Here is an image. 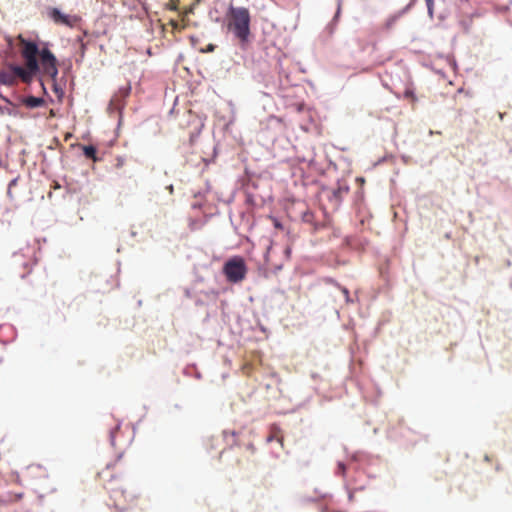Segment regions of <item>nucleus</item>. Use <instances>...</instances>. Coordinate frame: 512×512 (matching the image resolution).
I'll list each match as a JSON object with an SVG mask.
<instances>
[{"mask_svg":"<svg viewBox=\"0 0 512 512\" xmlns=\"http://www.w3.org/2000/svg\"><path fill=\"white\" fill-rule=\"evenodd\" d=\"M215 46L213 44H209L207 47L208 52H212L214 50Z\"/></svg>","mask_w":512,"mask_h":512,"instance_id":"obj_25","label":"nucleus"},{"mask_svg":"<svg viewBox=\"0 0 512 512\" xmlns=\"http://www.w3.org/2000/svg\"><path fill=\"white\" fill-rule=\"evenodd\" d=\"M200 130H201V129H198L197 133H195V134H191V140H193V138H194L195 136H197L198 134H200Z\"/></svg>","mask_w":512,"mask_h":512,"instance_id":"obj_27","label":"nucleus"},{"mask_svg":"<svg viewBox=\"0 0 512 512\" xmlns=\"http://www.w3.org/2000/svg\"><path fill=\"white\" fill-rule=\"evenodd\" d=\"M21 103L29 109L39 108L45 105V100L43 97L38 96H22L20 98Z\"/></svg>","mask_w":512,"mask_h":512,"instance_id":"obj_10","label":"nucleus"},{"mask_svg":"<svg viewBox=\"0 0 512 512\" xmlns=\"http://www.w3.org/2000/svg\"><path fill=\"white\" fill-rule=\"evenodd\" d=\"M21 45L20 54L25 64H29L30 68L33 66L41 70L45 75L55 80L58 75V60L56 56L50 51L49 43L43 42L39 46L35 41L19 36Z\"/></svg>","mask_w":512,"mask_h":512,"instance_id":"obj_1","label":"nucleus"},{"mask_svg":"<svg viewBox=\"0 0 512 512\" xmlns=\"http://www.w3.org/2000/svg\"><path fill=\"white\" fill-rule=\"evenodd\" d=\"M0 84L5 86H14L16 84V79L10 72L0 70Z\"/></svg>","mask_w":512,"mask_h":512,"instance_id":"obj_15","label":"nucleus"},{"mask_svg":"<svg viewBox=\"0 0 512 512\" xmlns=\"http://www.w3.org/2000/svg\"><path fill=\"white\" fill-rule=\"evenodd\" d=\"M131 92V86L125 85L121 86L117 92L112 96L109 104H108V112L114 113L117 112L120 115L122 114V111L125 106V99L129 96Z\"/></svg>","mask_w":512,"mask_h":512,"instance_id":"obj_6","label":"nucleus"},{"mask_svg":"<svg viewBox=\"0 0 512 512\" xmlns=\"http://www.w3.org/2000/svg\"><path fill=\"white\" fill-rule=\"evenodd\" d=\"M345 473H346V465L344 462L342 461H338L337 463V469L335 471V474L337 476L341 475V476H345Z\"/></svg>","mask_w":512,"mask_h":512,"instance_id":"obj_19","label":"nucleus"},{"mask_svg":"<svg viewBox=\"0 0 512 512\" xmlns=\"http://www.w3.org/2000/svg\"><path fill=\"white\" fill-rule=\"evenodd\" d=\"M283 253H284V257H285L287 260H288V259H290V257H291V247H290V246H286V247L284 248Z\"/></svg>","mask_w":512,"mask_h":512,"instance_id":"obj_23","label":"nucleus"},{"mask_svg":"<svg viewBox=\"0 0 512 512\" xmlns=\"http://www.w3.org/2000/svg\"><path fill=\"white\" fill-rule=\"evenodd\" d=\"M120 426H121V423L119 422L115 428L111 429L110 432H109V440H110V443L112 446L115 445V437H116V432L120 429Z\"/></svg>","mask_w":512,"mask_h":512,"instance_id":"obj_17","label":"nucleus"},{"mask_svg":"<svg viewBox=\"0 0 512 512\" xmlns=\"http://www.w3.org/2000/svg\"><path fill=\"white\" fill-rule=\"evenodd\" d=\"M342 3H343V0H337L336 13H335L333 19L327 24V26L325 28V32H327L329 36H331L336 29L337 22L339 20L340 14H341Z\"/></svg>","mask_w":512,"mask_h":512,"instance_id":"obj_12","label":"nucleus"},{"mask_svg":"<svg viewBox=\"0 0 512 512\" xmlns=\"http://www.w3.org/2000/svg\"><path fill=\"white\" fill-rule=\"evenodd\" d=\"M427 6V12L430 18L434 15V0H425Z\"/></svg>","mask_w":512,"mask_h":512,"instance_id":"obj_20","label":"nucleus"},{"mask_svg":"<svg viewBox=\"0 0 512 512\" xmlns=\"http://www.w3.org/2000/svg\"><path fill=\"white\" fill-rule=\"evenodd\" d=\"M223 434H224V437H225L228 445L232 446L235 444V442L233 440V438L236 436L235 431H232L230 433L227 431H223Z\"/></svg>","mask_w":512,"mask_h":512,"instance_id":"obj_18","label":"nucleus"},{"mask_svg":"<svg viewBox=\"0 0 512 512\" xmlns=\"http://www.w3.org/2000/svg\"><path fill=\"white\" fill-rule=\"evenodd\" d=\"M83 154L86 158L96 161L97 148L94 145H87L83 147Z\"/></svg>","mask_w":512,"mask_h":512,"instance_id":"obj_16","label":"nucleus"},{"mask_svg":"<svg viewBox=\"0 0 512 512\" xmlns=\"http://www.w3.org/2000/svg\"><path fill=\"white\" fill-rule=\"evenodd\" d=\"M303 502H312V501H315L314 498H303L302 499Z\"/></svg>","mask_w":512,"mask_h":512,"instance_id":"obj_26","label":"nucleus"},{"mask_svg":"<svg viewBox=\"0 0 512 512\" xmlns=\"http://www.w3.org/2000/svg\"><path fill=\"white\" fill-rule=\"evenodd\" d=\"M349 186L346 183H338L337 189L332 193V199L339 203L342 200L343 195L347 194Z\"/></svg>","mask_w":512,"mask_h":512,"instance_id":"obj_14","label":"nucleus"},{"mask_svg":"<svg viewBox=\"0 0 512 512\" xmlns=\"http://www.w3.org/2000/svg\"><path fill=\"white\" fill-rule=\"evenodd\" d=\"M0 99L9 105L6 107L0 106V114H8L10 116L18 117L20 116V112L16 105L6 96L0 94Z\"/></svg>","mask_w":512,"mask_h":512,"instance_id":"obj_11","label":"nucleus"},{"mask_svg":"<svg viewBox=\"0 0 512 512\" xmlns=\"http://www.w3.org/2000/svg\"><path fill=\"white\" fill-rule=\"evenodd\" d=\"M349 500H352L353 499V493L352 492H349Z\"/></svg>","mask_w":512,"mask_h":512,"instance_id":"obj_29","label":"nucleus"},{"mask_svg":"<svg viewBox=\"0 0 512 512\" xmlns=\"http://www.w3.org/2000/svg\"><path fill=\"white\" fill-rule=\"evenodd\" d=\"M241 222L238 226H234L235 231L241 235L243 232H249L255 225V220L252 211L247 210L240 213Z\"/></svg>","mask_w":512,"mask_h":512,"instance_id":"obj_9","label":"nucleus"},{"mask_svg":"<svg viewBox=\"0 0 512 512\" xmlns=\"http://www.w3.org/2000/svg\"><path fill=\"white\" fill-rule=\"evenodd\" d=\"M406 96H409V95H413V92H410V91H406Z\"/></svg>","mask_w":512,"mask_h":512,"instance_id":"obj_30","label":"nucleus"},{"mask_svg":"<svg viewBox=\"0 0 512 512\" xmlns=\"http://www.w3.org/2000/svg\"><path fill=\"white\" fill-rule=\"evenodd\" d=\"M274 440V436L273 435H270L267 437V442H271Z\"/></svg>","mask_w":512,"mask_h":512,"instance_id":"obj_28","label":"nucleus"},{"mask_svg":"<svg viewBox=\"0 0 512 512\" xmlns=\"http://www.w3.org/2000/svg\"><path fill=\"white\" fill-rule=\"evenodd\" d=\"M198 3L201 2L202 0H196Z\"/></svg>","mask_w":512,"mask_h":512,"instance_id":"obj_32","label":"nucleus"},{"mask_svg":"<svg viewBox=\"0 0 512 512\" xmlns=\"http://www.w3.org/2000/svg\"><path fill=\"white\" fill-rule=\"evenodd\" d=\"M196 377H197V378H200V377H201V375H200V373H199V372H197V373H196Z\"/></svg>","mask_w":512,"mask_h":512,"instance_id":"obj_31","label":"nucleus"},{"mask_svg":"<svg viewBox=\"0 0 512 512\" xmlns=\"http://www.w3.org/2000/svg\"><path fill=\"white\" fill-rule=\"evenodd\" d=\"M80 42H81L80 58L76 60L77 62H80L84 58L85 49H86V45L82 42V40H80Z\"/></svg>","mask_w":512,"mask_h":512,"instance_id":"obj_21","label":"nucleus"},{"mask_svg":"<svg viewBox=\"0 0 512 512\" xmlns=\"http://www.w3.org/2000/svg\"><path fill=\"white\" fill-rule=\"evenodd\" d=\"M229 18L228 28L234 36L241 42H248L250 36V13L245 7H235L231 5L227 14Z\"/></svg>","mask_w":512,"mask_h":512,"instance_id":"obj_2","label":"nucleus"},{"mask_svg":"<svg viewBox=\"0 0 512 512\" xmlns=\"http://www.w3.org/2000/svg\"><path fill=\"white\" fill-rule=\"evenodd\" d=\"M47 15L55 24L67 27H74L80 20L78 16L65 14L57 7L48 8Z\"/></svg>","mask_w":512,"mask_h":512,"instance_id":"obj_8","label":"nucleus"},{"mask_svg":"<svg viewBox=\"0 0 512 512\" xmlns=\"http://www.w3.org/2000/svg\"><path fill=\"white\" fill-rule=\"evenodd\" d=\"M223 272L227 280L231 283H238L242 281L247 272L244 259L240 256L230 258L225 262Z\"/></svg>","mask_w":512,"mask_h":512,"instance_id":"obj_3","label":"nucleus"},{"mask_svg":"<svg viewBox=\"0 0 512 512\" xmlns=\"http://www.w3.org/2000/svg\"><path fill=\"white\" fill-rule=\"evenodd\" d=\"M253 78L256 82L262 84L265 88L268 89H276L278 86L282 85V82L279 84L274 80L273 76L270 74L269 67L267 63H259L253 69Z\"/></svg>","mask_w":512,"mask_h":512,"instance_id":"obj_4","label":"nucleus"},{"mask_svg":"<svg viewBox=\"0 0 512 512\" xmlns=\"http://www.w3.org/2000/svg\"><path fill=\"white\" fill-rule=\"evenodd\" d=\"M258 183L254 180L247 181L244 184L245 204L248 206L247 210L253 211L255 208L261 207L264 204V197L257 193Z\"/></svg>","mask_w":512,"mask_h":512,"instance_id":"obj_5","label":"nucleus"},{"mask_svg":"<svg viewBox=\"0 0 512 512\" xmlns=\"http://www.w3.org/2000/svg\"><path fill=\"white\" fill-rule=\"evenodd\" d=\"M342 293L345 296L346 302H351L350 296H349V290L346 287L341 288Z\"/></svg>","mask_w":512,"mask_h":512,"instance_id":"obj_22","label":"nucleus"},{"mask_svg":"<svg viewBox=\"0 0 512 512\" xmlns=\"http://www.w3.org/2000/svg\"><path fill=\"white\" fill-rule=\"evenodd\" d=\"M8 68L10 70L11 75H14V78H19L24 83H30L35 76H37L40 73V70L36 69L35 67L29 66V64H25L24 66H21L19 64H9Z\"/></svg>","mask_w":512,"mask_h":512,"instance_id":"obj_7","label":"nucleus"},{"mask_svg":"<svg viewBox=\"0 0 512 512\" xmlns=\"http://www.w3.org/2000/svg\"><path fill=\"white\" fill-rule=\"evenodd\" d=\"M18 178H13L8 184V193H10L11 188L17 184Z\"/></svg>","mask_w":512,"mask_h":512,"instance_id":"obj_24","label":"nucleus"},{"mask_svg":"<svg viewBox=\"0 0 512 512\" xmlns=\"http://www.w3.org/2000/svg\"><path fill=\"white\" fill-rule=\"evenodd\" d=\"M416 1L417 0H411L403 9L391 15L386 21L387 28H391L397 22V20L415 4Z\"/></svg>","mask_w":512,"mask_h":512,"instance_id":"obj_13","label":"nucleus"}]
</instances>
